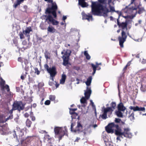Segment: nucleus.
Returning a JSON list of instances; mask_svg holds the SVG:
<instances>
[{
	"instance_id": "obj_13",
	"label": "nucleus",
	"mask_w": 146,
	"mask_h": 146,
	"mask_svg": "<svg viewBox=\"0 0 146 146\" xmlns=\"http://www.w3.org/2000/svg\"><path fill=\"white\" fill-rule=\"evenodd\" d=\"M102 111L103 112V113L102 115H101V116L103 119H106L107 118V113L110 112V111L104 107H103L102 108Z\"/></svg>"
},
{
	"instance_id": "obj_34",
	"label": "nucleus",
	"mask_w": 146,
	"mask_h": 146,
	"mask_svg": "<svg viewBox=\"0 0 146 146\" xmlns=\"http://www.w3.org/2000/svg\"><path fill=\"white\" fill-rule=\"evenodd\" d=\"M93 68V70H94V72L93 73V74H94L96 72V68H97V67L95 65H94V64H91Z\"/></svg>"
},
{
	"instance_id": "obj_56",
	"label": "nucleus",
	"mask_w": 146,
	"mask_h": 146,
	"mask_svg": "<svg viewBox=\"0 0 146 146\" xmlns=\"http://www.w3.org/2000/svg\"><path fill=\"white\" fill-rule=\"evenodd\" d=\"M23 44L24 45H25L26 44V41H23Z\"/></svg>"
},
{
	"instance_id": "obj_22",
	"label": "nucleus",
	"mask_w": 146,
	"mask_h": 146,
	"mask_svg": "<svg viewBox=\"0 0 146 146\" xmlns=\"http://www.w3.org/2000/svg\"><path fill=\"white\" fill-rule=\"evenodd\" d=\"M77 109L76 108L70 109V113L72 115L71 116V117L72 119L73 118V117L74 115L77 116V114L76 113H75V112H72V111H73L74 112V111L76 110Z\"/></svg>"
},
{
	"instance_id": "obj_1",
	"label": "nucleus",
	"mask_w": 146,
	"mask_h": 146,
	"mask_svg": "<svg viewBox=\"0 0 146 146\" xmlns=\"http://www.w3.org/2000/svg\"><path fill=\"white\" fill-rule=\"evenodd\" d=\"M98 2H92V11L94 15L107 17L109 10L106 7V0H98Z\"/></svg>"
},
{
	"instance_id": "obj_33",
	"label": "nucleus",
	"mask_w": 146,
	"mask_h": 146,
	"mask_svg": "<svg viewBox=\"0 0 146 146\" xmlns=\"http://www.w3.org/2000/svg\"><path fill=\"white\" fill-rule=\"evenodd\" d=\"M31 121L29 119H27L26 121V125L29 127L31 126Z\"/></svg>"
},
{
	"instance_id": "obj_27",
	"label": "nucleus",
	"mask_w": 146,
	"mask_h": 146,
	"mask_svg": "<svg viewBox=\"0 0 146 146\" xmlns=\"http://www.w3.org/2000/svg\"><path fill=\"white\" fill-rule=\"evenodd\" d=\"M141 90L143 92H145L146 90V84L143 83L141 85Z\"/></svg>"
},
{
	"instance_id": "obj_43",
	"label": "nucleus",
	"mask_w": 146,
	"mask_h": 146,
	"mask_svg": "<svg viewBox=\"0 0 146 146\" xmlns=\"http://www.w3.org/2000/svg\"><path fill=\"white\" fill-rule=\"evenodd\" d=\"M50 103V101L49 100H46L44 103L45 104V105H49Z\"/></svg>"
},
{
	"instance_id": "obj_46",
	"label": "nucleus",
	"mask_w": 146,
	"mask_h": 146,
	"mask_svg": "<svg viewBox=\"0 0 146 146\" xmlns=\"http://www.w3.org/2000/svg\"><path fill=\"white\" fill-rule=\"evenodd\" d=\"M4 88H6L7 91H9V87L8 85H6L4 86Z\"/></svg>"
},
{
	"instance_id": "obj_42",
	"label": "nucleus",
	"mask_w": 146,
	"mask_h": 146,
	"mask_svg": "<svg viewBox=\"0 0 146 146\" xmlns=\"http://www.w3.org/2000/svg\"><path fill=\"white\" fill-rule=\"evenodd\" d=\"M35 73L37 75H38L40 73V72L38 71V69L37 68H36L35 69Z\"/></svg>"
},
{
	"instance_id": "obj_51",
	"label": "nucleus",
	"mask_w": 146,
	"mask_h": 146,
	"mask_svg": "<svg viewBox=\"0 0 146 146\" xmlns=\"http://www.w3.org/2000/svg\"><path fill=\"white\" fill-rule=\"evenodd\" d=\"M115 121L116 122L118 123L119 122L120 119H118L116 118L115 120Z\"/></svg>"
},
{
	"instance_id": "obj_36",
	"label": "nucleus",
	"mask_w": 146,
	"mask_h": 146,
	"mask_svg": "<svg viewBox=\"0 0 146 146\" xmlns=\"http://www.w3.org/2000/svg\"><path fill=\"white\" fill-rule=\"evenodd\" d=\"M50 100L52 101H54L55 98V96L54 95H50L49 97Z\"/></svg>"
},
{
	"instance_id": "obj_14",
	"label": "nucleus",
	"mask_w": 146,
	"mask_h": 146,
	"mask_svg": "<svg viewBox=\"0 0 146 146\" xmlns=\"http://www.w3.org/2000/svg\"><path fill=\"white\" fill-rule=\"evenodd\" d=\"M115 134L117 135H123V132L122 131V130L121 128L119 127L118 125H117L115 129Z\"/></svg>"
},
{
	"instance_id": "obj_25",
	"label": "nucleus",
	"mask_w": 146,
	"mask_h": 146,
	"mask_svg": "<svg viewBox=\"0 0 146 146\" xmlns=\"http://www.w3.org/2000/svg\"><path fill=\"white\" fill-rule=\"evenodd\" d=\"M92 80V78L91 77H89L87 79V81L85 82L86 84L88 86H90Z\"/></svg>"
},
{
	"instance_id": "obj_57",
	"label": "nucleus",
	"mask_w": 146,
	"mask_h": 146,
	"mask_svg": "<svg viewBox=\"0 0 146 146\" xmlns=\"http://www.w3.org/2000/svg\"><path fill=\"white\" fill-rule=\"evenodd\" d=\"M21 58H18V60L19 61L21 62Z\"/></svg>"
},
{
	"instance_id": "obj_31",
	"label": "nucleus",
	"mask_w": 146,
	"mask_h": 146,
	"mask_svg": "<svg viewBox=\"0 0 146 146\" xmlns=\"http://www.w3.org/2000/svg\"><path fill=\"white\" fill-rule=\"evenodd\" d=\"M116 114L117 115L120 117H121L123 116V113L121 112V111L118 110L116 112Z\"/></svg>"
},
{
	"instance_id": "obj_59",
	"label": "nucleus",
	"mask_w": 146,
	"mask_h": 146,
	"mask_svg": "<svg viewBox=\"0 0 146 146\" xmlns=\"http://www.w3.org/2000/svg\"><path fill=\"white\" fill-rule=\"evenodd\" d=\"M135 40L139 42L140 41H141V39H139Z\"/></svg>"
},
{
	"instance_id": "obj_54",
	"label": "nucleus",
	"mask_w": 146,
	"mask_h": 146,
	"mask_svg": "<svg viewBox=\"0 0 146 146\" xmlns=\"http://www.w3.org/2000/svg\"><path fill=\"white\" fill-rule=\"evenodd\" d=\"M35 117H31V119L32 121H34L35 120Z\"/></svg>"
},
{
	"instance_id": "obj_50",
	"label": "nucleus",
	"mask_w": 146,
	"mask_h": 146,
	"mask_svg": "<svg viewBox=\"0 0 146 146\" xmlns=\"http://www.w3.org/2000/svg\"><path fill=\"white\" fill-rule=\"evenodd\" d=\"M45 58H46V59H48V58H49V57H48V54L47 53H45Z\"/></svg>"
},
{
	"instance_id": "obj_4",
	"label": "nucleus",
	"mask_w": 146,
	"mask_h": 146,
	"mask_svg": "<svg viewBox=\"0 0 146 146\" xmlns=\"http://www.w3.org/2000/svg\"><path fill=\"white\" fill-rule=\"evenodd\" d=\"M71 53V51L68 50H64L62 52V54H64L62 57L63 60V64L64 65L66 66L68 64L69 57Z\"/></svg>"
},
{
	"instance_id": "obj_26",
	"label": "nucleus",
	"mask_w": 146,
	"mask_h": 146,
	"mask_svg": "<svg viewBox=\"0 0 146 146\" xmlns=\"http://www.w3.org/2000/svg\"><path fill=\"white\" fill-rule=\"evenodd\" d=\"M104 140L106 146L110 145V143L108 139L106 138V137L105 136L104 137Z\"/></svg>"
},
{
	"instance_id": "obj_35",
	"label": "nucleus",
	"mask_w": 146,
	"mask_h": 146,
	"mask_svg": "<svg viewBox=\"0 0 146 146\" xmlns=\"http://www.w3.org/2000/svg\"><path fill=\"white\" fill-rule=\"evenodd\" d=\"M112 0H108V3L109 6H110L111 5H114V1H112Z\"/></svg>"
},
{
	"instance_id": "obj_11",
	"label": "nucleus",
	"mask_w": 146,
	"mask_h": 146,
	"mask_svg": "<svg viewBox=\"0 0 146 146\" xmlns=\"http://www.w3.org/2000/svg\"><path fill=\"white\" fill-rule=\"evenodd\" d=\"M123 135L126 137L131 138L132 135L130 131V129L129 128H125L124 129Z\"/></svg>"
},
{
	"instance_id": "obj_39",
	"label": "nucleus",
	"mask_w": 146,
	"mask_h": 146,
	"mask_svg": "<svg viewBox=\"0 0 146 146\" xmlns=\"http://www.w3.org/2000/svg\"><path fill=\"white\" fill-rule=\"evenodd\" d=\"M134 114L132 113L129 116V118L131 120H133L134 119Z\"/></svg>"
},
{
	"instance_id": "obj_6",
	"label": "nucleus",
	"mask_w": 146,
	"mask_h": 146,
	"mask_svg": "<svg viewBox=\"0 0 146 146\" xmlns=\"http://www.w3.org/2000/svg\"><path fill=\"white\" fill-rule=\"evenodd\" d=\"M54 131L56 134L63 136L67 132V129L65 127H57L54 128Z\"/></svg>"
},
{
	"instance_id": "obj_45",
	"label": "nucleus",
	"mask_w": 146,
	"mask_h": 146,
	"mask_svg": "<svg viewBox=\"0 0 146 146\" xmlns=\"http://www.w3.org/2000/svg\"><path fill=\"white\" fill-rule=\"evenodd\" d=\"M44 68L45 69H46L48 71V70H49V68L47 64H45L44 65Z\"/></svg>"
},
{
	"instance_id": "obj_32",
	"label": "nucleus",
	"mask_w": 146,
	"mask_h": 146,
	"mask_svg": "<svg viewBox=\"0 0 146 146\" xmlns=\"http://www.w3.org/2000/svg\"><path fill=\"white\" fill-rule=\"evenodd\" d=\"M113 5H111L110 6H109V8L110 9V10H109V12H115V11L114 7L113 6Z\"/></svg>"
},
{
	"instance_id": "obj_61",
	"label": "nucleus",
	"mask_w": 146,
	"mask_h": 146,
	"mask_svg": "<svg viewBox=\"0 0 146 146\" xmlns=\"http://www.w3.org/2000/svg\"><path fill=\"white\" fill-rule=\"evenodd\" d=\"M59 84H56V88H57L59 86Z\"/></svg>"
},
{
	"instance_id": "obj_48",
	"label": "nucleus",
	"mask_w": 146,
	"mask_h": 146,
	"mask_svg": "<svg viewBox=\"0 0 146 146\" xmlns=\"http://www.w3.org/2000/svg\"><path fill=\"white\" fill-rule=\"evenodd\" d=\"M44 85V84L43 83H40L38 84V87H40V86H42Z\"/></svg>"
},
{
	"instance_id": "obj_3",
	"label": "nucleus",
	"mask_w": 146,
	"mask_h": 146,
	"mask_svg": "<svg viewBox=\"0 0 146 146\" xmlns=\"http://www.w3.org/2000/svg\"><path fill=\"white\" fill-rule=\"evenodd\" d=\"M91 93V90L88 87H87L86 90L84 91V94L85 97H82L80 100V102L82 104H84L83 106H85L86 104V100H88L90 96Z\"/></svg>"
},
{
	"instance_id": "obj_64",
	"label": "nucleus",
	"mask_w": 146,
	"mask_h": 146,
	"mask_svg": "<svg viewBox=\"0 0 146 146\" xmlns=\"http://www.w3.org/2000/svg\"><path fill=\"white\" fill-rule=\"evenodd\" d=\"M96 66L97 67V68L98 66L99 65V64L97 62H96Z\"/></svg>"
},
{
	"instance_id": "obj_18",
	"label": "nucleus",
	"mask_w": 146,
	"mask_h": 146,
	"mask_svg": "<svg viewBox=\"0 0 146 146\" xmlns=\"http://www.w3.org/2000/svg\"><path fill=\"white\" fill-rule=\"evenodd\" d=\"M118 109L119 110L123 112L126 110V108L124 106L123 104L121 102L118 105Z\"/></svg>"
},
{
	"instance_id": "obj_12",
	"label": "nucleus",
	"mask_w": 146,
	"mask_h": 146,
	"mask_svg": "<svg viewBox=\"0 0 146 146\" xmlns=\"http://www.w3.org/2000/svg\"><path fill=\"white\" fill-rule=\"evenodd\" d=\"M49 73L51 77H54L56 74L55 68L54 67L50 68L47 71Z\"/></svg>"
},
{
	"instance_id": "obj_28",
	"label": "nucleus",
	"mask_w": 146,
	"mask_h": 146,
	"mask_svg": "<svg viewBox=\"0 0 146 146\" xmlns=\"http://www.w3.org/2000/svg\"><path fill=\"white\" fill-rule=\"evenodd\" d=\"M84 55L86 56V58L88 60H89L90 58V56L88 54L87 51H85L84 52Z\"/></svg>"
},
{
	"instance_id": "obj_21",
	"label": "nucleus",
	"mask_w": 146,
	"mask_h": 146,
	"mask_svg": "<svg viewBox=\"0 0 146 146\" xmlns=\"http://www.w3.org/2000/svg\"><path fill=\"white\" fill-rule=\"evenodd\" d=\"M66 76L65 74H63L62 75V78L60 80V83L63 84L64 83L66 79Z\"/></svg>"
},
{
	"instance_id": "obj_40",
	"label": "nucleus",
	"mask_w": 146,
	"mask_h": 146,
	"mask_svg": "<svg viewBox=\"0 0 146 146\" xmlns=\"http://www.w3.org/2000/svg\"><path fill=\"white\" fill-rule=\"evenodd\" d=\"M27 74V72H25V74H23L21 76V79L23 80L26 77V74Z\"/></svg>"
},
{
	"instance_id": "obj_2",
	"label": "nucleus",
	"mask_w": 146,
	"mask_h": 146,
	"mask_svg": "<svg viewBox=\"0 0 146 146\" xmlns=\"http://www.w3.org/2000/svg\"><path fill=\"white\" fill-rule=\"evenodd\" d=\"M48 2L52 3V6L51 8H47L46 11L45 13L50 14L52 13L54 18L56 17V11L57 8V6L55 3H53L52 0H48Z\"/></svg>"
},
{
	"instance_id": "obj_24",
	"label": "nucleus",
	"mask_w": 146,
	"mask_h": 146,
	"mask_svg": "<svg viewBox=\"0 0 146 146\" xmlns=\"http://www.w3.org/2000/svg\"><path fill=\"white\" fill-rule=\"evenodd\" d=\"M121 26L122 28V30H124L125 31H127V24L125 23H122L121 24Z\"/></svg>"
},
{
	"instance_id": "obj_63",
	"label": "nucleus",
	"mask_w": 146,
	"mask_h": 146,
	"mask_svg": "<svg viewBox=\"0 0 146 146\" xmlns=\"http://www.w3.org/2000/svg\"><path fill=\"white\" fill-rule=\"evenodd\" d=\"M113 17L112 16L110 17V19L111 20H112L113 19Z\"/></svg>"
},
{
	"instance_id": "obj_16",
	"label": "nucleus",
	"mask_w": 146,
	"mask_h": 146,
	"mask_svg": "<svg viewBox=\"0 0 146 146\" xmlns=\"http://www.w3.org/2000/svg\"><path fill=\"white\" fill-rule=\"evenodd\" d=\"M137 8L135 7H129L128 8H126V9L127 10V13H129L131 14L133 12L135 11V13H136L137 12L136 9Z\"/></svg>"
},
{
	"instance_id": "obj_20",
	"label": "nucleus",
	"mask_w": 146,
	"mask_h": 146,
	"mask_svg": "<svg viewBox=\"0 0 146 146\" xmlns=\"http://www.w3.org/2000/svg\"><path fill=\"white\" fill-rule=\"evenodd\" d=\"M25 0H17L16 3H14L13 5V7L16 8L19 5H20L21 3H23Z\"/></svg>"
},
{
	"instance_id": "obj_17",
	"label": "nucleus",
	"mask_w": 146,
	"mask_h": 146,
	"mask_svg": "<svg viewBox=\"0 0 146 146\" xmlns=\"http://www.w3.org/2000/svg\"><path fill=\"white\" fill-rule=\"evenodd\" d=\"M111 107L106 108L110 111V113H111L115 109V107L116 106V104L115 102H113L111 103Z\"/></svg>"
},
{
	"instance_id": "obj_62",
	"label": "nucleus",
	"mask_w": 146,
	"mask_h": 146,
	"mask_svg": "<svg viewBox=\"0 0 146 146\" xmlns=\"http://www.w3.org/2000/svg\"><path fill=\"white\" fill-rule=\"evenodd\" d=\"M130 64L129 63H128L127 65H126L125 68H126L127 66H128L130 65Z\"/></svg>"
},
{
	"instance_id": "obj_30",
	"label": "nucleus",
	"mask_w": 146,
	"mask_h": 146,
	"mask_svg": "<svg viewBox=\"0 0 146 146\" xmlns=\"http://www.w3.org/2000/svg\"><path fill=\"white\" fill-rule=\"evenodd\" d=\"M12 118L13 116L12 115L9 116L8 117H7L4 121L2 120L1 119H0V122L1 123H4L7 120H9L10 119H12Z\"/></svg>"
},
{
	"instance_id": "obj_23",
	"label": "nucleus",
	"mask_w": 146,
	"mask_h": 146,
	"mask_svg": "<svg viewBox=\"0 0 146 146\" xmlns=\"http://www.w3.org/2000/svg\"><path fill=\"white\" fill-rule=\"evenodd\" d=\"M47 31L50 33H53L56 32V30L52 27H48L47 28Z\"/></svg>"
},
{
	"instance_id": "obj_41",
	"label": "nucleus",
	"mask_w": 146,
	"mask_h": 146,
	"mask_svg": "<svg viewBox=\"0 0 146 146\" xmlns=\"http://www.w3.org/2000/svg\"><path fill=\"white\" fill-rule=\"evenodd\" d=\"M5 83V81L3 80L2 79H1V81L0 82V84L2 86H4V84Z\"/></svg>"
},
{
	"instance_id": "obj_15",
	"label": "nucleus",
	"mask_w": 146,
	"mask_h": 146,
	"mask_svg": "<svg viewBox=\"0 0 146 146\" xmlns=\"http://www.w3.org/2000/svg\"><path fill=\"white\" fill-rule=\"evenodd\" d=\"M83 19H87L88 21L92 20V16L91 15H88L86 14L83 12L82 13Z\"/></svg>"
},
{
	"instance_id": "obj_44",
	"label": "nucleus",
	"mask_w": 146,
	"mask_h": 146,
	"mask_svg": "<svg viewBox=\"0 0 146 146\" xmlns=\"http://www.w3.org/2000/svg\"><path fill=\"white\" fill-rule=\"evenodd\" d=\"M19 36L20 37V38L21 39H22L24 38L23 34L22 33H19Z\"/></svg>"
},
{
	"instance_id": "obj_55",
	"label": "nucleus",
	"mask_w": 146,
	"mask_h": 146,
	"mask_svg": "<svg viewBox=\"0 0 146 146\" xmlns=\"http://www.w3.org/2000/svg\"><path fill=\"white\" fill-rule=\"evenodd\" d=\"M90 102H91V103H92V106H93V107H94V103H93V102H92V100H90Z\"/></svg>"
},
{
	"instance_id": "obj_5",
	"label": "nucleus",
	"mask_w": 146,
	"mask_h": 146,
	"mask_svg": "<svg viewBox=\"0 0 146 146\" xmlns=\"http://www.w3.org/2000/svg\"><path fill=\"white\" fill-rule=\"evenodd\" d=\"M127 31L124 30H122L121 32V37L119 36L118 38L119 45L121 47H123V43L125 41L127 37L126 33Z\"/></svg>"
},
{
	"instance_id": "obj_58",
	"label": "nucleus",
	"mask_w": 146,
	"mask_h": 146,
	"mask_svg": "<svg viewBox=\"0 0 146 146\" xmlns=\"http://www.w3.org/2000/svg\"><path fill=\"white\" fill-rule=\"evenodd\" d=\"M36 104H34L33 105V107L34 108H35L36 107Z\"/></svg>"
},
{
	"instance_id": "obj_47",
	"label": "nucleus",
	"mask_w": 146,
	"mask_h": 146,
	"mask_svg": "<svg viewBox=\"0 0 146 146\" xmlns=\"http://www.w3.org/2000/svg\"><path fill=\"white\" fill-rule=\"evenodd\" d=\"M141 63L143 64L146 63V59H143L142 60Z\"/></svg>"
},
{
	"instance_id": "obj_7",
	"label": "nucleus",
	"mask_w": 146,
	"mask_h": 146,
	"mask_svg": "<svg viewBox=\"0 0 146 146\" xmlns=\"http://www.w3.org/2000/svg\"><path fill=\"white\" fill-rule=\"evenodd\" d=\"M117 125L113 123L109 124L106 127V131L108 133H113L114 130L115 129Z\"/></svg>"
},
{
	"instance_id": "obj_60",
	"label": "nucleus",
	"mask_w": 146,
	"mask_h": 146,
	"mask_svg": "<svg viewBox=\"0 0 146 146\" xmlns=\"http://www.w3.org/2000/svg\"><path fill=\"white\" fill-rule=\"evenodd\" d=\"M76 80L78 81V82L76 83V84H78L79 83V80L78 79H76Z\"/></svg>"
},
{
	"instance_id": "obj_10",
	"label": "nucleus",
	"mask_w": 146,
	"mask_h": 146,
	"mask_svg": "<svg viewBox=\"0 0 146 146\" xmlns=\"http://www.w3.org/2000/svg\"><path fill=\"white\" fill-rule=\"evenodd\" d=\"M74 126V124L72 123L71 125V130L72 131L76 132L82 131V127L79 122L78 123L77 125L75 128L73 127Z\"/></svg>"
},
{
	"instance_id": "obj_37",
	"label": "nucleus",
	"mask_w": 146,
	"mask_h": 146,
	"mask_svg": "<svg viewBox=\"0 0 146 146\" xmlns=\"http://www.w3.org/2000/svg\"><path fill=\"white\" fill-rule=\"evenodd\" d=\"M24 131V129H22L19 132V137H22L24 135L23 132Z\"/></svg>"
},
{
	"instance_id": "obj_8",
	"label": "nucleus",
	"mask_w": 146,
	"mask_h": 146,
	"mask_svg": "<svg viewBox=\"0 0 146 146\" xmlns=\"http://www.w3.org/2000/svg\"><path fill=\"white\" fill-rule=\"evenodd\" d=\"M45 17L46 20L47 21L48 24L51 23L53 25H57L59 23L58 22L54 19L52 16L50 15H46Z\"/></svg>"
},
{
	"instance_id": "obj_38",
	"label": "nucleus",
	"mask_w": 146,
	"mask_h": 146,
	"mask_svg": "<svg viewBox=\"0 0 146 146\" xmlns=\"http://www.w3.org/2000/svg\"><path fill=\"white\" fill-rule=\"evenodd\" d=\"M138 111H142L144 112L145 111V108L144 107H138Z\"/></svg>"
},
{
	"instance_id": "obj_9",
	"label": "nucleus",
	"mask_w": 146,
	"mask_h": 146,
	"mask_svg": "<svg viewBox=\"0 0 146 146\" xmlns=\"http://www.w3.org/2000/svg\"><path fill=\"white\" fill-rule=\"evenodd\" d=\"M24 107V105L21 102H15L13 104V108L12 110H16L20 111L23 110Z\"/></svg>"
},
{
	"instance_id": "obj_19",
	"label": "nucleus",
	"mask_w": 146,
	"mask_h": 146,
	"mask_svg": "<svg viewBox=\"0 0 146 146\" xmlns=\"http://www.w3.org/2000/svg\"><path fill=\"white\" fill-rule=\"evenodd\" d=\"M32 31L31 27H27L25 30H24L23 33L24 34L27 35L29 34L31 31Z\"/></svg>"
},
{
	"instance_id": "obj_49",
	"label": "nucleus",
	"mask_w": 146,
	"mask_h": 146,
	"mask_svg": "<svg viewBox=\"0 0 146 146\" xmlns=\"http://www.w3.org/2000/svg\"><path fill=\"white\" fill-rule=\"evenodd\" d=\"M24 115L25 117H28L29 116V115L28 113H25Z\"/></svg>"
},
{
	"instance_id": "obj_53",
	"label": "nucleus",
	"mask_w": 146,
	"mask_h": 146,
	"mask_svg": "<svg viewBox=\"0 0 146 146\" xmlns=\"http://www.w3.org/2000/svg\"><path fill=\"white\" fill-rule=\"evenodd\" d=\"M66 18L67 17L66 16H63L62 18V19L64 21L65 19H66Z\"/></svg>"
},
{
	"instance_id": "obj_29",
	"label": "nucleus",
	"mask_w": 146,
	"mask_h": 146,
	"mask_svg": "<svg viewBox=\"0 0 146 146\" xmlns=\"http://www.w3.org/2000/svg\"><path fill=\"white\" fill-rule=\"evenodd\" d=\"M129 108L131 110H133L134 111H138V106H137L136 107L131 106Z\"/></svg>"
},
{
	"instance_id": "obj_52",
	"label": "nucleus",
	"mask_w": 146,
	"mask_h": 146,
	"mask_svg": "<svg viewBox=\"0 0 146 146\" xmlns=\"http://www.w3.org/2000/svg\"><path fill=\"white\" fill-rule=\"evenodd\" d=\"M80 139V138H79L77 137L76 140L74 141V142H78Z\"/></svg>"
}]
</instances>
